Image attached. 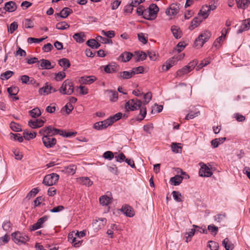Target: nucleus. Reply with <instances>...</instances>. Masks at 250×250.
Masks as SVG:
<instances>
[{
	"label": "nucleus",
	"instance_id": "5",
	"mask_svg": "<svg viewBox=\"0 0 250 250\" xmlns=\"http://www.w3.org/2000/svg\"><path fill=\"white\" fill-rule=\"evenodd\" d=\"M59 176L56 173H51L46 175L43 180L42 183L47 186L55 185L59 180Z\"/></svg>",
	"mask_w": 250,
	"mask_h": 250
},
{
	"label": "nucleus",
	"instance_id": "48",
	"mask_svg": "<svg viewBox=\"0 0 250 250\" xmlns=\"http://www.w3.org/2000/svg\"><path fill=\"white\" fill-rule=\"evenodd\" d=\"M108 92L111 93V95L109 97L110 100L113 102L117 101L118 98V92L112 90H108Z\"/></svg>",
	"mask_w": 250,
	"mask_h": 250
},
{
	"label": "nucleus",
	"instance_id": "43",
	"mask_svg": "<svg viewBox=\"0 0 250 250\" xmlns=\"http://www.w3.org/2000/svg\"><path fill=\"white\" fill-rule=\"evenodd\" d=\"M19 91V88L17 86H11L7 89V91L11 96H16L18 93Z\"/></svg>",
	"mask_w": 250,
	"mask_h": 250
},
{
	"label": "nucleus",
	"instance_id": "29",
	"mask_svg": "<svg viewBox=\"0 0 250 250\" xmlns=\"http://www.w3.org/2000/svg\"><path fill=\"white\" fill-rule=\"evenodd\" d=\"M40 66L42 69H49L54 67L51 65L50 62L47 60L42 59L40 61Z\"/></svg>",
	"mask_w": 250,
	"mask_h": 250
},
{
	"label": "nucleus",
	"instance_id": "26",
	"mask_svg": "<svg viewBox=\"0 0 250 250\" xmlns=\"http://www.w3.org/2000/svg\"><path fill=\"white\" fill-rule=\"evenodd\" d=\"M146 105H145L142 104L141 107L139 108L140 109V113L137 119V121H141L143 120L145 117L146 114Z\"/></svg>",
	"mask_w": 250,
	"mask_h": 250
},
{
	"label": "nucleus",
	"instance_id": "10",
	"mask_svg": "<svg viewBox=\"0 0 250 250\" xmlns=\"http://www.w3.org/2000/svg\"><path fill=\"white\" fill-rule=\"evenodd\" d=\"M199 175L201 177H210L212 174L210 169L205 164H203L199 172Z\"/></svg>",
	"mask_w": 250,
	"mask_h": 250
},
{
	"label": "nucleus",
	"instance_id": "28",
	"mask_svg": "<svg viewBox=\"0 0 250 250\" xmlns=\"http://www.w3.org/2000/svg\"><path fill=\"white\" fill-rule=\"evenodd\" d=\"M59 64L60 66L64 68V71H65L71 65L69 60L66 58H62L60 59L59 61Z\"/></svg>",
	"mask_w": 250,
	"mask_h": 250
},
{
	"label": "nucleus",
	"instance_id": "14",
	"mask_svg": "<svg viewBox=\"0 0 250 250\" xmlns=\"http://www.w3.org/2000/svg\"><path fill=\"white\" fill-rule=\"evenodd\" d=\"M17 8V5L15 2L9 1L6 2L4 5V9L6 12H12L15 11Z\"/></svg>",
	"mask_w": 250,
	"mask_h": 250
},
{
	"label": "nucleus",
	"instance_id": "39",
	"mask_svg": "<svg viewBox=\"0 0 250 250\" xmlns=\"http://www.w3.org/2000/svg\"><path fill=\"white\" fill-rule=\"evenodd\" d=\"M190 72L188 67L185 66L182 68L178 70L176 72V77H181L185 74L188 73Z\"/></svg>",
	"mask_w": 250,
	"mask_h": 250
},
{
	"label": "nucleus",
	"instance_id": "64",
	"mask_svg": "<svg viewBox=\"0 0 250 250\" xmlns=\"http://www.w3.org/2000/svg\"><path fill=\"white\" fill-rule=\"evenodd\" d=\"M138 37L139 41L142 42L143 44H146L147 42V39L146 38L144 34L142 33H139L138 34Z\"/></svg>",
	"mask_w": 250,
	"mask_h": 250
},
{
	"label": "nucleus",
	"instance_id": "11",
	"mask_svg": "<svg viewBox=\"0 0 250 250\" xmlns=\"http://www.w3.org/2000/svg\"><path fill=\"white\" fill-rule=\"evenodd\" d=\"M45 120L37 119L35 121L30 120L28 122V125L32 128H37L42 127L43 125Z\"/></svg>",
	"mask_w": 250,
	"mask_h": 250
},
{
	"label": "nucleus",
	"instance_id": "19",
	"mask_svg": "<svg viewBox=\"0 0 250 250\" xmlns=\"http://www.w3.org/2000/svg\"><path fill=\"white\" fill-rule=\"evenodd\" d=\"M137 13L139 16L142 15L143 18L147 20H150L151 18L147 17V9H145L143 5L139 6L137 9Z\"/></svg>",
	"mask_w": 250,
	"mask_h": 250
},
{
	"label": "nucleus",
	"instance_id": "49",
	"mask_svg": "<svg viewBox=\"0 0 250 250\" xmlns=\"http://www.w3.org/2000/svg\"><path fill=\"white\" fill-rule=\"evenodd\" d=\"M10 127L12 130L15 132H19L21 131V128L20 125L14 122H12L11 123Z\"/></svg>",
	"mask_w": 250,
	"mask_h": 250
},
{
	"label": "nucleus",
	"instance_id": "25",
	"mask_svg": "<svg viewBox=\"0 0 250 250\" xmlns=\"http://www.w3.org/2000/svg\"><path fill=\"white\" fill-rule=\"evenodd\" d=\"M183 179V177H182V176L176 175L170 178V182L174 186H178L182 183Z\"/></svg>",
	"mask_w": 250,
	"mask_h": 250
},
{
	"label": "nucleus",
	"instance_id": "47",
	"mask_svg": "<svg viewBox=\"0 0 250 250\" xmlns=\"http://www.w3.org/2000/svg\"><path fill=\"white\" fill-rule=\"evenodd\" d=\"M69 27V25L65 21L60 22L56 24V28L59 30H64Z\"/></svg>",
	"mask_w": 250,
	"mask_h": 250
},
{
	"label": "nucleus",
	"instance_id": "40",
	"mask_svg": "<svg viewBox=\"0 0 250 250\" xmlns=\"http://www.w3.org/2000/svg\"><path fill=\"white\" fill-rule=\"evenodd\" d=\"M211 35V34L210 32L208 30L203 31L201 34L199 35L201 38H203V40L205 42L209 40Z\"/></svg>",
	"mask_w": 250,
	"mask_h": 250
},
{
	"label": "nucleus",
	"instance_id": "53",
	"mask_svg": "<svg viewBox=\"0 0 250 250\" xmlns=\"http://www.w3.org/2000/svg\"><path fill=\"white\" fill-rule=\"evenodd\" d=\"M172 194L174 199L175 201L178 202H182V200L181 198V194L179 191H173Z\"/></svg>",
	"mask_w": 250,
	"mask_h": 250
},
{
	"label": "nucleus",
	"instance_id": "63",
	"mask_svg": "<svg viewBox=\"0 0 250 250\" xmlns=\"http://www.w3.org/2000/svg\"><path fill=\"white\" fill-rule=\"evenodd\" d=\"M65 77V73L63 71L59 72L56 74L55 79L57 81H61Z\"/></svg>",
	"mask_w": 250,
	"mask_h": 250
},
{
	"label": "nucleus",
	"instance_id": "33",
	"mask_svg": "<svg viewBox=\"0 0 250 250\" xmlns=\"http://www.w3.org/2000/svg\"><path fill=\"white\" fill-rule=\"evenodd\" d=\"M76 170V166L74 165H71L68 166V167H65L64 169L62 170V171L67 174L73 175L75 173Z\"/></svg>",
	"mask_w": 250,
	"mask_h": 250
},
{
	"label": "nucleus",
	"instance_id": "20",
	"mask_svg": "<svg viewBox=\"0 0 250 250\" xmlns=\"http://www.w3.org/2000/svg\"><path fill=\"white\" fill-rule=\"evenodd\" d=\"M122 211L125 214L126 216L131 217L134 215L133 209L128 205H125L122 208Z\"/></svg>",
	"mask_w": 250,
	"mask_h": 250
},
{
	"label": "nucleus",
	"instance_id": "17",
	"mask_svg": "<svg viewBox=\"0 0 250 250\" xmlns=\"http://www.w3.org/2000/svg\"><path fill=\"white\" fill-rule=\"evenodd\" d=\"M73 12L71 9L68 7L63 8L59 13H56V16H60L62 18H67L69 15Z\"/></svg>",
	"mask_w": 250,
	"mask_h": 250
},
{
	"label": "nucleus",
	"instance_id": "36",
	"mask_svg": "<svg viewBox=\"0 0 250 250\" xmlns=\"http://www.w3.org/2000/svg\"><path fill=\"white\" fill-rule=\"evenodd\" d=\"M29 115L34 118L40 117L41 115V112L38 107H35L29 111Z\"/></svg>",
	"mask_w": 250,
	"mask_h": 250
},
{
	"label": "nucleus",
	"instance_id": "50",
	"mask_svg": "<svg viewBox=\"0 0 250 250\" xmlns=\"http://www.w3.org/2000/svg\"><path fill=\"white\" fill-rule=\"evenodd\" d=\"M14 74V72L12 71L8 70L5 71L4 73L1 75V79L2 80H8Z\"/></svg>",
	"mask_w": 250,
	"mask_h": 250
},
{
	"label": "nucleus",
	"instance_id": "13",
	"mask_svg": "<svg viewBox=\"0 0 250 250\" xmlns=\"http://www.w3.org/2000/svg\"><path fill=\"white\" fill-rule=\"evenodd\" d=\"M135 74V72L133 70L130 71H124L119 72L117 77L119 78L123 79H129Z\"/></svg>",
	"mask_w": 250,
	"mask_h": 250
},
{
	"label": "nucleus",
	"instance_id": "60",
	"mask_svg": "<svg viewBox=\"0 0 250 250\" xmlns=\"http://www.w3.org/2000/svg\"><path fill=\"white\" fill-rule=\"evenodd\" d=\"M198 64V61L196 60H193L190 62H189L187 65L188 68L189 69L190 71H191L195 66Z\"/></svg>",
	"mask_w": 250,
	"mask_h": 250
},
{
	"label": "nucleus",
	"instance_id": "51",
	"mask_svg": "<svg viewBox=\"0 0 250 250\" xmlns=\"http://www.w3.org/2000/svg\"><path fill=\"white\" fill-rule=\"evenodd\" d=\"M144 101L143 104L146 105L152 99V94L151 92H147L144 95Z\"/></svg>",
	"mask_w": 250,
	"mask_h": 250
},
{
	"label": "nucleus",
	"instance_id": "16",
	"mask_svg": "<svg viewBox=\"0 0 250 250\" xmlns=\"http://www.w3.org/2000/svg\"><path fill=\"white\" fill-rule=\"evenodd\" d=\"M250 28V18L244 20L242 25L237 31L238 33H241L244 31H247Z\"/></svg>",
	"mask_w": 250,
	"mask_h": 250
},
{
	"label": "nucleus",
	"instance_id": "27",
	"mask_svg": "<svg viewBox=\"0 0 250 250\" xmlns=\"http://www.w3.org/2000/svg\"><path fill=\"white\" fill-rule=\"evenodd\" d=\"M133 56V54L128 52H125L121 54L119 57L120 59L122 60L123 62H127L130 61Z\"/></svg>",
	"mask_w": 250,
	"mask_h": 250
},
{
	"label": "nucleus",
	"instance_id": "57",
	"mask_svg": "<svg viewBox=\"0 0 250 250\" xmlns=\"http://www.w3.org/2000/svg\"><path fill=\"white\" fill-rule=\"evenodd\" d=\"M123 116V114L121 112H118L115 114L114 116L110 117V120H111L112 123L113 124L114 122L120 120Z\"/></svg>",
	"mask_w": 250,
	"mask_h": 250
},
{
	"label": "nucleus",
	"instance_id": "44",
	"mask_svg": "<svg viewBox=\"0 0 250 250\" xmlns=\"http://www.w3.org/2000/svg\"><path fill=\"white\" fill-rule=\"evenodd\" d=\"M39 192L38 188H33L27 195L26 199L30 200L32 197L36 196V195Z\"/></svg>",
	"mask_w": 250,
	"mask_h": 250
},
{
	"label": "nucleus",
	"instance_id": "1",
	"mask_svg": "<svg viewBox=\"0 0 250 250\" xmlns=\"http://www.w3.org/2000/svg\"><path fill=\"white\" fill-rule=\"evenodd\" d=\"M59 91L62 94L71 95L74 92V85L71 80H66L62 84Z\"/></svg>",
	"mask_w": 250,
	"mask_h": 250
},
{
	"label": "nucleus",
	"instance_id": "54",
	"mask_svg": "<svg viewBox=\"0 0 250 250\" xmlns=\"http://www.w3.org/2000/svg\"><path fill=\"white\" fill-rule=\"evenodd\" d=\"M101 33L103 35L107 37L108 38H110V39L114 37V36L115 35L114 31H113L112 30H110V31H105L104 30H102L101 31Z\"/></svg>",
	"mask_w": 250,
	"mask_h": 250
},
{
	"label": "nucleus",
	"instance_id": "12",
	"mask_svg": "<svg viewBox=\"0 0 250 250\" xmlns=\"http://www.w3.org/2000/svg\"><path fill=\"white\" fill-rule=\"evenodd\" d=\"M48 217L44 216L40 218L37 221V223L31 226V230H35L42 227V225L47 221Z\"/></svg>",
	"mask_w": 250,
	"mask_h": 250
},
{
	"label": "nucleus",
	"instance_id": "42",
	"mask_svg": "<svg viewBox=\"0 0 250 250\" xmlns=\"http://www.w3.org/2000/svg\"><path fill=\"white\" fill-rule=\"evenodd\" d=\"M37 134L36 132L31 133L28 131H24L23 133V137L25 140H29L31 139L35 138L36 137Z\"/></svg>",
	"mask_w": 250,
	"mask_h": 250
},
{
	"label": "nucleus",
	"instance_id": "6",
	"mask_svg": "<svg viewBox=\"0 0 250 250\" xmlns=\"http://www.w3.org/2000/svg\"><path fill=\"white\" fill-rule=\"evenodd\" d=\"M42 141L46 148L53 147L57 143V140L55 138L49 136H42Z\"/></svg>",
	"mask_w": 250,
	"mask_h": 250
},
{
	"label": "nucleus",
	"instance_id": "2",
	"mask_svg": "<svg viewBox=\"0 0 250 250\" xmlns=\"http://www.w3.org/2000/svg\"><path fill=\"white\" fill-rule=\"evenodd\" d=\"M48 136L51 137L52 136L55 135H60V136L65 137H69L72 136H75L77 134L76 132H66L65 131H63L62 129H57L54 127H53L51 125H49V131L48 132Z\"/></svg>",
	"mask_w": 250,
	"mask_h": 250
},
{
	"label": "nucleus",
	"instance_id": "37",
	"mask_svg": "<svg viewBox=\"0 0 250 250\" xmlns=\"http://www.w3.org/2000/svg\"><path fill=\"white\" fill-rule=\"evenodd\" d=\"M99 201L103 206H107L110 203L111 198L107 195H103L100 198Z\"/></svg>",
	"mask_w": 250,
	"mask_h": 250
},
{
	"label": "nucleus",
	"instance_id": "21",
	"mask_svg": "<svg viewBox=\"0 0 250 250\" xmlns=\"http://www.w3.org/2000/svg\"><path fill=\"white\" fill-rule=\"evenodd\" d=\"M147 54L144 52L136 51L134 54V59L135 62H139L140 61H144L146 59Z\"/></svg>",
	"mask_w": 250,
	"mask_h": 250
},
{
	"label": "nucleus",
	"instance_id": "35",
	"mask_svg": "<svg viewBox=\"0 0 250 250\" xmlns=\"http://www.w3.org/2000/svg\"><path fill=\"white\" fill-rule=\"evenodd\" d=\"M171 148L172 151L176 153H180L182 149L181 144L176 143H172L171 144Z\"/></svg>",
	"mask_w": 250,
	"mask_h": 250
},
{
	"label": "nucleus",
	"instance_id": "58",
	"mask_svg": "<svg viewBox=\"0 0 250 250\" xmlns=\"http://www.w3.org/2000/svg\"><path fill=\"white\" fill-rule=\"evenodd\" d=\"M10 138L11 139H13L15 141H18L19 142L21 143L23 141V137L18 136L19 134H14L13 133H11L10 134Z\"/></svg>",
	"mask_w": 250,
	"mask_h": 250
},
{
	"label": "nucleus",
	"instance_id": "32",
	"mask_svg": "<svg viewBox=\"0 0 250 250\" xmlns=\"http://www.w3.org/2000/svg\"><path fill=\"white\" fill-rule=\"evenodd\" d=\"M116 68L115 63H110L104 66V70L107 73H113L116 72Z\"/></svg>",
	"mask_w": 250,
	"mask_h": 250
},
{
	"label": "nucleus",
	"instance_id": "46",
	"mask_svg": "<svg viewBox=\"0 0 250 250\" xmlns=\"http://www.w3.org/2000/svg\"><path fill=\"white\" fill-rule=\"evenodd\" d=\"M47 38V37H46L45 38H42L38 39V38H35L30 37V38H28L27 42L29 43H40V42H42V41H43L44 40L46 39Z\"/></svg>",
	"mask_w": 250,
	"mask_h": 250
},
{
	"label": "nucleus",
	"instance_id": "59",
	"mask_svg": "<svg viewBox=\"0 0 250 250\" xmlns=\"http://www.w3.org/2000/svg\"><path fill=\"white\" fill-rule=\"evenodd\" d=\"M195 232V229H190V230L189 232H187L186 233V235H188V236H186V242H188V241H190L191 238L194 235Z\"/></svg>",
	"mask_w": 250,
	"mask_h": 250
},
{
	"label": "nucleus",
	"instance_id": "15",
	"mask_svg": "<svg viewBox=\"0 0 250 250\" xmlns=\"http://www.w3.org/2000/svg\"><path fill=\"white\" fill-rule=\"evenodd\" d=\"M96 80L97 78L94 76H83L81 77L80 83L83 84H90Z\"/></svg>",
	"mask_w": 250,
	"mask_h": 250
},
{
	"label": "nucleus",
	"instance_id": "4",
	"mask_svg": "<svg viewBox=\"0 0 250 250\" xmlns=\"http://www.w3.org/2000/svg\"><path fill=\"white\" fill-rule=\"evenodd\" d=\"M13 240L17 244H25L29 241V237L26 234L20 232H15L12 234Z\"/></svg>",
	"mask_w": 250,
	"mask_h": 250
},
{
	"label": "nucleus",
	"instance_id": "22",
	"mask_svg": "<svg viewBox=\"0 0 250 250\" xmlns=\"http://www.w3.org/2000/svg\"><path fill=\"white\" fill-rule=\"evenodd\" d=\"M52 89H53V87L46 83L44 86L39 89V92L41 95H48L51 93Z\"/></svg>",
	"mask_w": 250,
	"mask_h": 250
},
{
	"label": "nucleus",
	"instance_id": "62",
	"mask_svg": "<svg viewBox=\"0 0 250 250\" xmlns=\"http://www.w3.org/2000/svg\"><path fill=\"white\" fill-rule=\"evenodd\" d=\"M103 157L105 159H107L110 160L114 158V154L113 152H112L111 151H107L104 153Z\"/></svg>",
	"mask_w": 250,
	"mask_h": 250
},
{
	"label": "nucleus",
	"instance_id": "56",
	"mask_svg": "<svg viewBox=\"0 0 250 250\" xmlns=\"http://www.w3.org/2000/svg\"><path fill=\"white\" fill-rule=\"evenodd\" d=\"M200 114V111H197L196 112H193L190 111L185 117L186 120H189L194 118L195 117L198 116Z\"/></svg>",
	"mask_w": 250,
	"mask_h": 250
},
{
	"label": "nucleus",
	"instance_id": "34",
	"mask_svg": "<svg viewBox=\"0 0 250 250\" xmlns=\"http://www.w3.org/2000/svg\"><path fill=\"white\" fill-rule=\"evenodd\" d=\"M171 32L174 37L176 39H179L182 36V32L180 30V28L176 26H172L171 28Z\"/></svg>",
	"mask_w": 250,
	"mask_h": 250
},
{
	"label": "nucleus",
	"instance_id": "45",
	"mask_svg": "<svg viewBox=\"0 0 250 250\" xmlns=\"http://www.w3.org/2000/svg\"><path fill=\"white\" fill-rule=\"evenodd\" d=\"M205 42L203 40V38H201L200 36L196 39L194 42V45L197 48H201L203 46Z\"/></svg>",
	"mask_w": 250,
	"mask_h": 250
},
{
	"label": "nucleus",
	"instance_id": "7",
	"mask_svg": "<svg viewBox=\"0 0 250 250\" xmlns=\"http://www.w3.org/2000/svg\"><path fill=\"white\" fill-rule=\"evenodd\" d=\"M180 5L177 3L171 4L169 8H167L166 13L168 16H175L179 13L180 10Z\"/></svg>",
	"mask_w": 250,
	"mask_h": 250
},
{
	"label": "nucleus",
	"instance_id": "23",
	"mask_svg": "<svg viewBox=\"0 0 250 250\" xmlns=\"http://www.w3.org/2000/svg\"><path fill=\"white\" fill-rule=\"evenodd\" d=\"M73 39L78 43H83L84 42L85 35L83 32L75 33L73 36Z\"/></svg>",
	"mask_w": 250,
	"mask_h": 250
},
{
	"label": "nucleus",
	"instance_id": "31",
	"mask_svg": "<svg viewBox=\"0 0 250 250\" xmlns=\"http://www.w3.org/2000/svg\"><path fill=\"white\" fill-rule=\"evenodd\" d=\"M222 244L226 250H233L234 248V245L229 241L228 238H226L223 240Z\"/></svg>",
	"mask_w": 250,
	"mask_h": 250
},
{
	"label": "nucleus",
	"instance_id": "38",
	"mask_svg": "<svg viewBox=\"0 0 250 250\" xmlns=\"http://www.w3.org/2000/svg\"><path fill=\"white\" fill-rule=\"evenodd\" d=\"M201 22L202 20H201L199 18L196 17L194 18L191 21V25L189 26V29L190 30H193L195 27L199 25Z\"/></svg>",
	"mask_w": 250,
	"mask_h": 250
},
{
	"label": "nucleus",
	"instance_id": "55",
	"mask_svg": "<svg viewBox=\"0 0 250 250\" xmlns=\"http://www.w3.org/2000/svg\"><path fill=\"white\" fill-rule=\"evenodd\" d=\"M208 243V247L211 250H218L219 244L218 243L213 241H209Z\"/></svg>",
	"mask_w": 250,
	"mask_h": 250
},
{
	"label": "nucleus",
	"instance_id": "9",
	"mask_svg": "<svg viewBox=\"0 0 250 250\" xmlns=\"http://www.w3.org/2000/svg\"><path fill=\"white\" fill-rule=\"evenodd\" d=\"M75 232H72L68 235V240L69 241L74 247H79L82 244V241L77 240L76 237L77 236L75 235Z\"/></svg>",
	"mask_w": 250,
	"mask_h": 250
},
{
	"label": "nucleus",
	"instance_id": "30",
	"mask_svg": "<svg viewBox=\"0 0 250 250\" xmlns=\"http://www.w3.org/2000/svg\"><path fill=\"white\" fill-rule=\"evenodd\" d=\"M209 9L208 5H204L201 9L199 15H201L203 17L204 19H206L208 17L209 15Z\"/></svg>",
	"mask_w": 250,
	"mask_h": 250
},
{
	"label": "nucleus",
	"instance_id": "18",
	"mask_svg": "<svg viewBox=\"0 0 250 250\" xmlns=\"http://www.w3.org/2000/svg\"><path fill=\"white\" fill-rule=\"evenodd\" d=\"M77 181L80 184L90 187L93 184V182L87 177H82L77 179Z\"/></svg>",
	"mask_w": 250,
	"mask_h": 250
},
{
	"label": "nucleus",
	"instance_id": "3",
	"mask_svg": "<svg viewBox=\"0 0 250 250\" xmlns=\"http://www.w3.org/2000/svg\"><path fill=\"white\" fill-rule=\"evenodd\" d=\"M142 102L137 98L129 100L125 104V108L126 111H134L141 107Z\"/></svg>",
	"mask_w": 250,
	"mask_h": 250
},
{
	"label": "nucleus",
	"instance_id": "52",
	"mask_svg": "<svg viewBox=\"0 0 250 250\" xmlns=\"http://www.w3.org/2000/svg\"><path fill=\"white\" fill-rule=\"evenodd\" d=\"M18 24L17 22L14 21L12 22L10 24L9 28V26L7 25L8 32H10L11 34H12L18 28Z\"/></svg>",
	"mask_w": 250,
	"mask_h": 250
},
{
	"label": "nucleus",
	"instance_id": "41",
	"mask_svg": "<svg viewBox=\"0 0 250 250\" xmlns=\"http://www.w3.org/2000/svg\"><path fill=\"white\" fill-rule=\"evenodd\" d=\"M211 35V34L210 32L208 30L203 31L201 34L199 35L201 38H203V40L205 42L209 40Z\"/></svg>",
	"mask_w": 250,
	"mask_h": 250
},
{
	"label": "nucleus",
	"instance_id": "8",
	"mask_svg": "<svg viewBox=\"0 0 250 250\" xmlns=\"http://www.w3.org/2000/svg\"><path fill=\"white\" fill-rule=\"evenodd\" d=\"M147 11V17L151 19V18H156L157 14L159 11V8L156 4H151Z\"/></svg>",
	"mask_w": 250,
	"mask_h": 250
},
{
	"label": "nucleus",
	"instance_id": "24",
	"mask_svg": "<svg viewBox=\"0 0 250 250\" xmlns=\"http://www.w3.org/2000/svg\"><path fill=\"white\" fill-rule=\"evenodd\" d=\"M237 6L239 8L245 9L247 8L250 3V0H236Z\"/></svg>",
	"mask_w": 250,
	"mask_h": 250
},
{
	"label": "nucleus",
	"instance_id": "61",
	"mask_svg": "<svg viewBox=\"0 0 250 250\" xmlns=\"http://www.w3.org/2000/svg\"><path fill=\"white\" fill-rule=\"evenodd\" d=\"M208 229L211 233H214V235H216L218 230V228L215 226L214 225H210L208 227Z\"/></svg>",
	"mask_w": 250,
	"mask_h": 250
}]
</instances>
